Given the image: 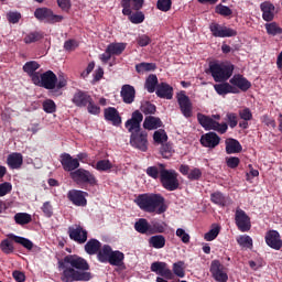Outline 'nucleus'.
<instances>
[{"label":"nucleus","instance_id":"obj_11","mask_svg":"<svg viewBox=\"0 0 282 282\" xmlns=\"http://www.w3.org/2000/svg\"><path fill=\"white\" fill-rule=\"evenodd\" d=\"M143 120L144 116L142 115V112H140V110H135L134 112H132L131 118L126 121V129H128L131 135H133V133H139L141 132V124Z\"/></svg>","mask_w":282,"mask_h":282},{"label":"nucleus","instance_id":"obj_33","mask_svg":"<svg viewBox=\"0 0 282 282\" xmlns=\"http://www.w3.org/2000/svg\"><path fill=\"white\" fill-rule=\"evenodd\" d=\"M84 248L87 254H98L99 250L102 248V243L98 239L93 238L86 242Z\"/></svg>","mask_w":282,"mask_h":282},{"label":"nucleus","instance_id":"obj_8","mask_svg":"<svg viewBox=\"0 0 282 282\" xmlns=\"http://www.w3.org/2000/svg\"><path fill=\"white\" fill-rule=\"evenodd\" d=\"M70 178L76 184H89V186H97L98 180L96 175H94L89 170L77 169L74 172L69 173Z\"/></svg>","mask_w":282,"mask_h":282},{"label":"nucleus","instance_id":"obj_55","mask_svg":"<svg viewBox=\"0 0 282 282\" xmlns=\"http://www.w3.org/2000/svg\"><path fill=\"white\" fill-rule=\"evenodd\" d=\"M129 21L135 25L144 22V13L142 11H137L135 13H130Z\"/></svg>","mask_w":282,"mask_h":282},{"label":"nucleus","instance_id":"obj_13","mask_svg":"<svg viewBox=\"0 0 282 282\" xmlns=\"http://www.w3.org/2000/svg\"><path fill=\"white\" fill-rule=\"evenodd\" d=\"M68 236L72 241H75V243H87V229H84L80 225H73L68 227Z\"/></svg>","mask_w":282,"mask_h":282},{"label":"nucleus","instance_id":"obj_21","mask_svg":"<svg viewBox=\"0 0 282 282\" xmlns=\"http://www.w3.org/2000/svg\"><path fill=\"white\" fill-rule=\"evenodd\" d=\"M104 118L107 122H111L113 127H120L122 124V117L115 107H108L104 110Z\"/></svg>","mask_w":282,"mask_h":282},{"label":"nucleus","instance_id":"obj_56","mask_svg":"<svg viewBox=\"0 0 282 282\" xmlns=\"http://www.w3.org/2000/svg\"><path fill=\"white\" fill-rule=\"evenodd\" d=\"M147 176L152 180H160V165L149 166L145 170Z\"/></svg>","mask_w":282,"mask_h":282},{"label":"nucleus","instance_id":"obj_16","mask_svg":"<svg viewBox=\"0 0 282 282\" xmlns=\"http://www.w3.org/2000/svg\"><path fill=\"white\" fill-rule=\"evenodd\" d=\"M59 162L64 171L67 173H74V171H78L80 167V161H78V159H74L69 153H62Z\"/></svg>","mask_w":282,"mask_h":282},{"label":"nucleus","instance_id":"obj_62","mask_svg":"<svg viewBox=\"0 0 282 282\" xmlns=\"http://www.w3.org/2000/svg\"><path fill=\"white\" fill-rule=\"evenodd\" d=\"M216 12L221 17H230L232 14V10L229 7H226L224 4H218L216 7Z\"/></svg>","mask_w":282,"mask_h":282},{"label":"nucleus","instance_id":"obj_14","mask_svg":"<svg viewBox=\"0 0 282 282\" xmlns=\"http://www.w3.org/2000/svg\"><path fill=\"white\" fill-rule=\"evenodd\" d=\"M149 134L147 131L137 132L130 135V144L134 147V149H139V151L147 152L149 149Z\"/></svg>","mask_w":282,"mask_h":282},{"label":"nucleus","instance_id":"obj_37","mask_svg":"<svg viewBox=\"0 0 282 282\" xmlns=\"http://www.w3.org/2000/svg\"><path fill=\"white\" fill-rule=\"evenodd\" d=\"M134 230H137V232H140V235H151V225L149 224V220H147V218H140L134 224Z\"/></svg>","mask_w":282,"mask_h":282},{"label":"nucleus","instance_id":"obj_27","mask_svg":"<svg viewBox=\"0 0 282 282\" xmlns=\"http://www.w3.org/2000/svg\"><path fill=\"white\" fill-rule=\"evenodd\" d=\"M7 164L9 169H12V170L21 169V166H23V154L19 152H13L9 154L7 158Z\"/></svg>","mask_w":282,"mask_h":282},{"label":"nucleus","instance_id":"obj_39","mask_svg":"<svg viewBox=\"0 0 282 282\" xmlns=\"http://www.w3.org/2000/svg\"><path fill=\"white\" fill-rule=\"evenodd\" d=\"M108 263L110 265H116L117 268L124 265V253L119 250L112 251L110 259H108Z\"/></svg>","mask_w":282,"mask_h":282},{"label":"nucleus","instance_id":"obj_6","mask_svg":"<svg viewBox=\"0 0 282 282\" xmlns=\"http://www.w3.org/2000/svg\"><path fill=\"white\" fill-rule=\"evenodd\" d=\"M150 270L151 272H154V274L159 275L156 278V282H169L175 279L173 271L169 269V264H166V262H162V261L152 262Z\"/></svg>","mask_w":282,"mask_h":282},{"label":"nucleus","instance_id":"obj_58","mask_svg":"<svg viewBox=\"0 0 282 282\" xmlns=\"http://www.w3.org/2000/svg\"><path fill=\"white\" fill-rule=\"evenodd\" d=\"M7 21L15 25V23H19L21 21V12L19 11H9L7 13Z\"/></svg>","mask_w":282,"mask_h":282},{"label":"nucleus","instance_id":"obj_10","mask_svg":"<svg viewBox=\"0 0 282 282\" xmlns=\"http://www.w3.org/2000/svg\"><path fill=\"white\" fill-rule=\"evenodd\" d=\"M212 278L216 282H228V268L219 260H213L209 267Z\"/></svg>","mask_w":282,"mask_h":282},{"label":"nucleus","instance_id":"obj_36","mask_svg":"<svg viewBox=\"0 0 282 282\" xmlns=\"http://www.w3.org/2000/svg\"><path fill=\"white\" fill-rule=\"evenodd\" d=\"M90 166H93V169L101 173H109V171L113 169V163H111V161L107 159H104V160H99L96 163L90 164Z\"/></svg>","mask_w":282,"mask_h":282},{"label":"nucleus","instance_id":"obj_2","mask_svg":"<svg viewBox=\"0 0 282 282\" xmlns=\"http://www.w3.org/2000/svg\"><path fill=\"white\" fill-rule=\"evenodd\" d=\"M164 196L162 194H140L134 203L144 213H156V215H162L166 213L169 208L164 203Z\"/></svg>","mask_w":282,"mask_h":282},{"label":"nucleus","instance_id":"obj_5","mask_svg":"<svg viewBox=\"0 0 282 282\" xmlns=\"http://www.w3.org/2000/svg\"><path fill=\"white\" fill-rule=\"evenodd\" d=\"M34 17L37 21H42L43 23H50L54 25L56 23H63L65 17L55 14L54 11L50 8H37L34 11Z\"/></svg>","mask_w":282,"mask_h":282},{"label":"nucleus","instance_id":"obj_34","mask_svg":"<svg viewBox=\"0 0 282 282\" xmlns=\"http://www.w3.org/2000/svg\"><path fill=\"white\" fill-rule=\"evenodd\" d=\"M150 248H154L155 250H162L164 246H166V237L162 235L151 236L148 240Z\"/></svg>","mask_w":282,"mask_h":282},{"label":"nucleus","instance_id":"obj_18","mask_svg":"<svg viewBox=\"0 0 282 282\" xmlns=\"http://www.w3.org/2000/svg\"><path fill=\"white\" fill-rule=\"evenodd\" d=\"M87 192H83L80 189H70L67 193V198L74 206H82L85 207L87 206Z\"/></svg>","mask_w":282,"mask_h":282},{"label":"nucleus","instance_id":"obj_15","mask_svg":"<svg viewBox=\"0 0 282 282\" xmlns=\"http://www.w3.org/2000/svg\"><path fill=\"white\" fill-rule=\"evenodd\" d=\"M209 30L216 39H230V36H237L236 30L217 23H212Z\"/></svg>","mask_w":282,"mask_h":282},{"label":"nucleus","instance_id":"obj_26","mask_svg":"<svg viewBox=\"0 0 282 282\" xmlns=\"http://www.w3.org/2000/svg\"><path fill=\"white\" fill-rule=\"evenodd\" d=\"M214 89L218 96H227V94H239V89L234 87L228 82H224L221 84H215Z\"/></svg>","mask_w":282,"mask_h":282},{"label":"nucleus","instance_id":"obj_28","mask_svg":"<svg viewBox=\"0 0 282 282\" xmlns=\"http://www.w3.org/2000/svg\"><path fill=\"white\" fill-rule=\"evenodd\" d=\"M263 21L270 22L274 20V4L271 2H262L260 4Z\"/></svg>","mask_w":282,"mask_h":282},{"label":"nucleus","instance_id":"obj_54","mask_svg":"<svg viewBox=\"0 0 282 282\" xmlns=\"http://www.w3.org/2000/svg\"><path fill=\"white\" fill-rule=\"evenodd\" d=\"M0 250H2L4 254H12V252H14V246L9 239H4L0 243Z\"/></svg>","mask_w":282,"mask_h":282},{"label":"nucleus","instance_id":"obj_17","mask_svg":"<svg viewBox=\"0 0 282 282\" xmlns=\"http://www.w3.org/2000/svg\"><path fill=\"white\" fill-rule=\"evenodd\" d=\"M177 102L184 118H193V102H191V98L186 94L181 93L177 95Z\"/></svg>","mask_w":282,"mask_h":282},{"label":"nucleus","instance_id":"obj_24","mask_svg":"<svg viewBox=\"0 0 282 282\" xmlns=\"http://www.w3.org/2000/svg\"><path fill=\"white\" fill-rule=\"evenodd\" d=\"M91 99L93 98L87 94V91L77 90L72 98V102L75 107L83 108L87 107V105L91 102Z\"/></svg>","mask_w":282,"mask_h":282},{"label":"nucleus","instance_id":"obj_60","mask_svg":"<svg viewBox=\"0 0 282 282\" xmlns=\"http://www.w3.org/2000/svg\"><path fill=\"white\" fill-rule=\"evenodd\" d=\"M176 237L181 239L182 243H191V235H188L184 228L176 229Z\"/></svg>","mask_w":282,"mask_h":282},{"label":"nucleus","instance_id":"obj_50","mask_svg":"<svg viewBox=\"0 0 282 282\" xmlns=\"http://www.w3.org/2000/svg\"><path fill=\"white\" fill-rule=\"evenodd\" d=\"M160 153H161L162 158H164L165 160H169V159L173 158L175 150H173V147L171 144L165 143V144H162V147L160 149Z\"/></svg>","mask_w":282,"mask_h":282},{"label":"nucleus","instance_id":"obj_29","mask_svg":"<svg viewBox=\"0 0 282 282\" xmlns=\"http://www.w3.org/2000/svg\"><path fill=\"white\" fill-rule=\"evenodd\" d=\"M156 96L159 98H165L166 100L173 99V87L166 83H161L156 87Z\"/></svg>","mask_w":282,"mask_h":282},{"label":"nucleus","instance_id":"obj_25","mask_svg":"<svg viewBox=\"0 0 282 282\" xmlns=\"http://www.w3.org/2000/svg\"><path fill=\"white\" fill-rule=\"evenodd\" d=\"M121 98L126 105H132L135 100V88L129 84L121 87Z\"/></svg>","mask_w":282,"mask_h":282},{"label":"nucleus","instance_id":"obj_57","mask_svg":"<svg viewBox=\"0 0 282 282\" xmlns=\"http://www.w3.org/2000/svg\"><path fill=\"white\" fill-rule=\"evenodd\" d=\"M237 242L242 248H252V238L248 235H243L237 238Z\"/></svg>","mask_w":282,"mask_h":282},{"label":"nucleus","instance_id":"obj_30","mask_svg":"<svg viewBox=\"0 0 282 282\" xmlns=\"http://www.w3.org/2000/svg\"><path fill=\"white\" fill-rule=\"evenodd\" d=\"M40 67H41V64H39V62L36 61H30L23 65V72H25V74L30 76V78L32 79V83H34V76L41 75V73L36 72V69H39Z\"/></svg>","mask_w":282,"mask_h":282},{"label":"nucleus","instance_id":"obj_52","mask_svg":"<svg viewBox=\"0 0 282 282\" xmlns=\"http://www.w3.org/2000/svg\"><path fill=\"white\" fill-rule=\"evenodd\" d=\"M174 275L178 276L180 279H184L186 273L184 272V261H178L173 264V272Z\"/></svg>","mask_w":282,"mask_h":282},{"label":"nucleus","instance_id":"obj_3","mask_svg":"<svg viewBox=\"0 0 282 282\" xmlns=\"http://www.w3.org/2000/svg\"><path fill=\"white\" fill-rule=\"evenodd\" d=\"M160 166V182L163 188L165 191H177L180 188V174L177 171L170 169H166V165L164 163H159Z\"/></svg>","mask_w":282,"mask_h":282},{"label":"nucleus","instance_id":"obj_42","mask_svg":"<svg viewBox=\"0 0 282 282\" xmlns=\"http://www.w3.org/2000/svg\"><path fill=\"white\" fill-rule=\"evenodd\" d=\"M43 37L44 35L41 31L31 32L24 36V43H26V45H30L31 43H37V41H42Z\"/></svg>","mask_w":282,"mask_h":282},{"label":"nucleus","instance_id":"obj_59","mask_svg":"<svg viewBox=\"0 0 282 282\" xmlns=\"http://www.w3.org/2000/svg\"><path fill=\"white\" fill-rule=\"evenodd\" d=\"M171 6H173V1L171 0H158L156 2V8L158 10H161V12H169Z\"/></svg>","mask_w":282,"mask_h":282},{"label":"nucleus","instance_id":"obj_35","mask_svg":"<svg viewBox=\"0 0 282 282\" xmlns=\"http://www.w3.org/2000/svg\"><path fill=\"white\" fill-rule=\"evenodd\" d=\"M112 252H113V249H111V246L104 245L102 248H100L99 251L97 252L98 261L100 263H108Z\"/></svg>","mask_w":282,"mask_h":282},{"label":"nucleus","instance_id":"obj_19","mask_svg":"<svg viewBox=\"0 0 282 282\" xmlns=\"http://www.w3.org/2000/svg\"><path fill=\"white\" fill-rule=\"evenodd\" d=\"M220 142L221 138L215 132H207L200 137V144L206 149H217Z\"/></svg>","mask_w":282,"mask_h":282},{"label":"nucleus","instance_id":"obj_44","mask_svg":"<svg viewBox=\"0 0 282 282\" xmlns=\"http://www.w3.org/2000/svg\"><path fill=\"white\" fill-rule=\"evenodd\" d=\"M14 221L19 226H25L26 224H30V221H32V215L28 213H18L14 215Z\"/></svg>","mask_w":282,"mask_h":282},{"label":"nucleus","instance_id":"obj_48","mask_svg":"<svg viewBox=\"0 0 282 282\" xmlns=\"http://www.w3.org/2000/svg\"><path fill=\"white\" fill-rule=\"evenodd\" d=\"M153 140L156 144H164L169 140V135L164 129H159L153 133Z\"/></svg>","mask_w":282,"mask_h":282},{"label":"nucleus","instance_id":"obj_4","mask_svg":"<svg viewBox=\"0 0 282 282\" xmlns=\"http://www.w3.org/2000/svg\"><path fill=\"white\" fill-rule=\"evenodd\" d=\"M235 72V65L230 63H209V74L215 83H226Z\"/></svg>","mask_w":282,"mask_h":282},{"label":"nucleus","instance_id":"obj_40","mask_svg":"<svg viewBox=\"0 0 282 282\" xmlns=\"http://www.w3.org/2000/svg\"><path fill=\"white\" fill-rule=\"evenodd\" d=\"M210 202L216 206H228V198L221 192H214L210 194Z\"/></svg>","mask_w":282,"mask_h":282},{"label":"nucleus","instance_id":"obj_23","mask_svg":"<svg viewBox=\"0 0 282 282\" xmlns=\"http://www.w3.org/2000/svg\"><path fill=\"white\" fill-rule=\"evenodd\" d=\"M142 6H144V0H121L122 14L131 15L133 10H142Z\"/></svg>","mask_w":282,"mask_h":282},{"label":"nucleus","instance_id":"obj_63","mask_svg":"<svg viewBox=\"0 0 282 282\" xmlns=\"http://www.w3.org/2000/svg\"><path fill=\"white\" fill-rule=\"evenodd\" d=\"M137 43L139 47H147V45L151 44V37L147 34L139 35L137 37Z\"/></svg>","mask_w":282,"mask_h":282},{"label":"nucleus","instance_id":"obj_61","mask_svg":"<svg viewBox=\"0 0 282 282\" xmlns=\"http://www.w3.org/2000/svg\"><path fill=\"white\" fill-rule=\"evenodd\" d=\"M202 178V170L199 167H193L189 170V174H187V180L191 182H197V180Z\"/></svg>","mask_w":282,"mask_h":282},{"label":"nucleus","instance_id":"obj_45","mask_svg":"<svg viewBox=\"0 0 282 282\" xmlns=\"http://www.w3.org/2000/svg\"><path fill=\"white\" fill-rule=\"evenodd\" d=\"M221 227L219 225H213L212 229L204 235L205 241H215L216 237H219Z\"/></svg>","mask_w":282,"mask_h":282},{"label":"nucleus","instance_id":"obj_12","mask_svg":"<svg viewBox=\"0 0 282 282\" xmlns=\"http://www.w3.org/2000/svg\"><path fill=\"white\" fill-rule=\"evenodd\" d=\"M235 221L240 232H248L252 228L250 216H248L241 208L236 209Z\"/></svg>","mask_w":282,"mask_h":282},{"label":"nucleus","instance_id":"obj_9","mask_svg":"<svg viewBox=\"0 0 282 282\" xmlns=\"http://www.w3.org/2000/svg\"><path fill=\"white\" fill-rule=\"evenodd\" d=\"M58 77L52 70H47L40 75L33 76V84L37 87H44V89H55Z\"/></svg>","mask_w":282,"mask_h":282},{"label":"nucleus","instance_id":"obj_20","mask_svg":"<svg viewBox=\"0 0 282 282\" xmlns=\"http://www.w3.org/2000/svg\"><path fill=\"white\" fill-rule=\"evenodd\" d=\"M231 87H235L236 89H240V91H248L250 87H252V83L248 80V78L243 77L241 74H236L232 76V78L229 80Z\"/></svg>","mask_w":282,"mask_h":282},{"label":"nucleus","instance_id":"obj_51","mask_svg":"<svg viewBox=\"0 0 282 282\" xmlns=\"http://www.w3.org/2000/svg\"><path fill=\"white\" fill-rule=\"evenodd\" d=\"M140 109L145 116H153V113L156 111L155 105L151 104L150 101H143Z\"/></svg>","mask_w":282,"mask_h":282},{"label":"nucleus","instance_id":"obj_7","mask_svg":"<svg viewBox=\"0 0 282 282\" xmlns=\"http://www.w3.org/2000/svg\"><path fill=\"white\" fill-rule=\"evenodd\" d=\"M197 120L202 126V128L205 129L206 131H217L218 133H221V134L228 131V123H219L206 115L198 113Z\"/></svg>","mask_w":282,"mask_h":282},{"label":"nucleus","instance_id":"obj_64","mask_svg":"<svg viewBox=\"0 0 282 282\" xmlns=\"http://www.w3.org/2000/svg\"><path fill=\"white\" fill-rule=\"evenodd\" d=\"M241 160L237 156H229L226 158V164L228 166V169H237V166H239Z\"/></svg>","mask_w":282,"mask_h":282},{"label":"nucleus","instance_id":"obj_49","mask_svg":"<svg viewBox=\"0 0 282 282\" xmlns=\"http://www.w3.org/2000/svg\"><path fill=\"white\" fill-rule=\"evenodd\" d=\"M155 70V64L154 63H140L135 65V72L138 74H144V72H153Z\"/></svg>","mask_w":282,"mask_h":282},{"label":"nucleus","instance_id":"obj_53","mask_svg":"<svg viewBox=\"0 0 282 282\" xmlns=\"http://www.w3.org/2000/svg\"><path fill=\"white\" fill-rule=\"evenodd\" d=\"M45 113H56V102L52 99H46L42 104Z\"/></svg>","mask_w":282,"mask_h":282},{"label":"nucleus","instance_id":"obj_41","mask_svg":"<svg viewBox=\"0 0 282 282\" xmlns=\"http://www.w3.org/2000/svg\"><path fill=\"white\" fill-rule=\"evenodd\" d=\"M108 52L112 56H120L124 50H127V44L126 43H110L108 46Z\"/></svg>","mask_w":282,"mask_h":282},{"label":"nucleus","instance_id":"obj_32","mask_svg":"<svg viewBox=\"0 0 282 282\" xmlns=\"http://www.w3.org/2000/svg\"><path fill=\"white\" fill-rule=\"evenodd\" d=\"M162 119L159 117L149 116L145 117L143 121V128H145L148 131H153L155 129H160L162 127Z\"/></svg>","mask_w":282,"mask_h":282},{"label":"nucleus","instance_id":"obj_43","mask_svg":"<svg viewBox=\"0 0 282 282\" xmlns=\"http://www.w3.org/2000/svg\"><path fill=\"white\" fill-rule=\"evenodd\" d=\"M264 28L269 36H279V34H282V28L276 22L267 23Z\"/></svg>","mask_w":282,"mask_h":282},{"label":"nucleus","instance_id":"obj_46","mask_svg":"<svg viewBox=\"0 0 282 282\" xmlns=\"http://www.w3.org/2000/svg\"><path fill=\"white\" fill-rule=\"evenodd\" d=\"M166 230V225L156 220H152L150 224V235L162 234Z\"/></svg>","mask_w":282,"mask_h":282},{"label":"nucleus","instance_id":"obj_31","mask_svg":"<svg viewBox=\"0 0 282 282\" xmlns=\"http://www.w3.org/2000/svg\"><path fill=\"white\" fill-rule=\"evenodd\" d=\"M225 145L227 155L241 153V151H243V147H241V143H239V141L236 139H226Z\"/></svg>","mask_w":282,"mask_h":282},{"label":"nucleus","instance_id":"obj_38","mask_svg":"<svg viewBox=\"0 0 282 282\" xmlns=\"http://www.w3.org/2000/svg\"><path fill=\"white\" fill-rule=\"evenodd\" d=\"M9 239H12V241H14L15 243H19L20 246H22L26 250H32V248H34V242H32V240H30L25 237H21V236H17L14 234H10Z\"/></svg>","mask_w":282,"mask_h":282},{"label":"nucleus","instance_id":"obj_22","mask_svg":"<svg viewBox=\"0 0 282 282\" xmlns=\"http://www.w3.org/2000/svg\"><path fill=\"white\" fill-rule=\"evenodd\" d=\"M265 243L272 250H280L282 248L281 234L276 230H270L265 235Z\"/></svg>","mask_w":282,"mask_h":282},{"label":"nucleus","instance_id":"obj_1","mask_svg":"<svg viewBox=\"0 0 282 282\" xmlns=\"http://www.w3.org/2000/svg\"><path fill=\"white\" fill-rule=\"evenodd\" d=\"M58 269L62 271L61 280L63 282L91 281L89 272V262L76 254H68L59 260Z\"/></svg>","mask_w":282,"mask_h":282},{"label":"nucleus","instance_id":"obj_47","mask_svg":"<svg viewBox=\"0 0 282 282\" xmlns=\"http://www.w3.org/2000/svg\"><path fill=\"white\" fill-rule=\"evenodd\" d=\"M158 87V76L150 75L145 80V89L149 94H153Z\"/></svg>","mask_w":282,"mask_h":282}]
</instances>
